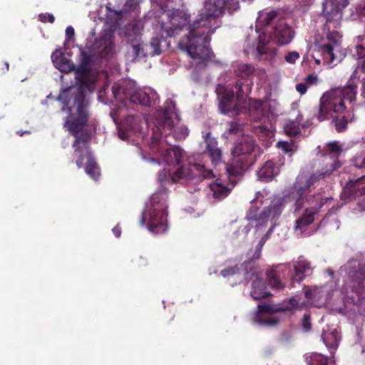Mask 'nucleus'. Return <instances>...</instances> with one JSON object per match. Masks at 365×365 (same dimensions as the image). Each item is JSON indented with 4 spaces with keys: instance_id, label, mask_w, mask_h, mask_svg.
Wrapping results in <instances>:
<instances>
[{
    "instance_id": "nucleus-27",
    "label": "nucleus",
    "mask_w": 365,
    "mask_h": 365,
    "mask_svg": "<svg viewBox=\"0 0 365 365\" xmlns=\"http://www.w3.org/2000/svg\"><path fill=\"white\" fill-rule=\"evenodd\" d=\"M210 188L212 192L213 197L217 200H222L226 197L231 190V188L224 185L222 180L220 179L211 183Z\"/></svg>"
},
{
    "instance_id": "nucleus-30",
    "label": "nucleus",
    "mask_w": 365,
    "mask_h": 365,
    "mask_svg": "<svg viewBox=\"0 0 365 365\" xmlns=\"http://www.w3.org/2000/svg\"><path fill=\"white\" fill-rule=\"evenodd\" d=\"M225 169L229 177V180L232 183L234 182V180L232 179V177L242 175L245 171L243 161H232L225 165Z\"/></svg>"
},
{
    "instance_id": "nucleus-16",
    "label": "nucleus",
    "mask_w": 365,
    "mask_h": 365,
    "mask_svg": "<svg viewBox=\"0 0 365 365\" xmlns=\"http://www.w3.org/2000/svg\"><path fill=\"white\" fill-rule=\"evenodd\" d=\"M141 120L139 117L129 115L123 120L119 131V136L124 139L129 137L130 133H136L140 131Z\"/></svg>"
},
{
    "instance_id": "nucleus-48",
    "label": "nucleus",
    "mask_w": 365,
    "mask_h": 365,
    "mask_svg": "<svg viewBox=\"0 0 365 365\" xmlns=\"http://www.w3.org/2000/svg\"><path fill=\"white\" fill-rule=\"evenodd\" d=\"M359 68H361V71L365 73V58L361 59V60H359L358 62H357V67L355 68V70L354 71V72L352 73L351 76V78H356V74H357V69Z\"/></svg>"
},
{
    "instance_id": "nucleus-37",
    "label": "nucleus",
    "mask_w": 365,
    "mask_h": 365,
    "mask_svg": "<svg viewBox=\"0 0 365 365\" xmlns=\"http://www.w3.org/2000/svg\"><path fill=\"white\" fill-rule=\"evenodd\" d=\"M277 16V13L276 11L262 12L259 16V21L262 22L264 26H268L276 19Z\"/></svg>"
},
{
    "instance_id": "nucleus-28",
    "label": "nucleus",
    "mask_w": 365,
    "mask_h": 365,
    "mask_svg": "<svg viewBox=\"0 0 365 365\" xmlns=\"http://www.w3.org/2000/svg\"><path fill=\"white\" fill-rule=\"evenodd\" d=\"M253 133L260 140L266 141L272 138L274 135L273 126L271 123L267 125H259L252 128Z\"/></svg>"
},
{
    "instance_id": "nucleus-63",
    "label": "nucleus",
    "mask_w": 365,
    "mask_h": 365,
    "mask_svg": "<svg viewBox=\"0 0 365 365\" xmlns=\"http://www.w3.org/2000/svg\"><path fill=\"white\" fill-rule=\"evenodd\" d=\"M125 6L127 7V6H130V8H133L135 9V7L136 6V4L133 1V0H128L125 4Z\"/></svg>"
},
{
    "instance_id": "nucleus-44",
    "label": "nucleus",
    "mask_w": 365,
    "mask_h": 365,
    "mask_svg": "<svg viewBox=\"0 0 365 365\" xmlns=\"http://www.w3.org/2000/svg\"><path fill=\"white\" fill-rule=\"evenodd\" d=\"M38 19L42 23L49 22L53 24L55 21V17L52 14H40Z\"/></svg>"
},
{
    "instance_id": "nucleus-7",
    "label": "nucleus",
    "mask_w": 365,
    "mask_h": 365,
    "mask_svg": "<svg viewBox=\"0 0 365 365\" xmlns=\"http://www.w3.org/2000/svg\"><path fill=\"white\" fill-rule=\"evenodd\" d=\"M225 0H206L192 24L197 28L204 29L207 34L216 31L222 24L221 17L225 14Z\"/></svg>"
},
{
    "instance_id": "nucleus-14",
    "label": "nucleus",
    "mask_w": 365,
    "mask_h": 365,
    "mask_svg": "<svg viewBox=\"0 0 365 365\" xmlns=\"http://www.w3.org/2000/svg\"><path fill=\"white\" fill-rule=\"evenodd\" d=\"M238 99L237 98L236 89L226 90L222 96L219 104V109L224 114L232 113L233 115L240 114V109L237 106L236 101H242L245 98Z\"/></svg>"
},
{
    "instance_id": "nucleus-17",
    "label": "nucleus",
    "mask_w": 365,
    "mask_h": 365,
    "mask_svg": "<svg viewBox=\"0 0 365 365\" xmlns=\"http://www.w3.org/2000/svg\"><path fill=\"white\" fill-rule=\"evenodd\" d=\"M257 51L261 58L264 61H272L277 53L275 48H270L269 41L265 34H261L258 37Z\"/></svg>"
},
{
    "instance_id": "nucleus-22",
    "label": "nucleus",
    "mask_w": 365,
    "mask_h": 365,
    "mask_svg": "<svg viewBox=\"0 0 365 365\" xmlns=\"http://www.w3.org/2000/svg\"><path fill=\"white\" fill-rule=\"evenodd\" d=\"M51 57L56 67L61 71L68 72L74 70L75 66L71 60L65 57L64 53L61 51H55Z\"/></svg>"
},
{
    "instance_id": "nucleus-41",
    "label": "nucleus",
    "mask_w": 365,
    "mask_h": 365,
    "mask_svg": "<svg viewBox=\"0 0 365 365\" xmlns=\"http://www.w3.org/2000/svg\"><path fill=\"white\" fill-rule=\"evenodd\" d=\"M269 236V233H267L264 236L262 237V239L258 242L257 245L256 246L255 252L253 255L252 256V259H257L261 256L262 249L264 246L265 242L267 241Z\"/></svg>"
},
{
    "instance_id": "nucleus-60",
    "label": "nucleus",
    "mask_w": 365,
    "mask_h": 365,
    "mask_svg": "<svg viewBox=\"0 0 365 365\" xmlns=\"http://www.w3.org/2000/svg\"><path fill=\"white\" fill-rule=\"evenodd\" d=\"M180 130H181V134L179 136L180 138H185L186 136H187L189 131L187 128H185V127L181 128Z\"/></svg>"
},
{
    "instance_id": "nucleus-58",
    "label": "nucleus",
    "mask_w": 365,
    "mask_h": 365,
    "mask_svg": "<svg viewBox=\"0 0 365 365\" xmlns=\"http://www.w3.org/2000/svg\"><path fill=\"white\" fill-rule=\"evenodd\" d=\"M259 312H272V309L269 305H258Z\"/></svg>"
},
{
    "instance_id": "nucleus-35",
    "label": "nucleus",
    "mask_w": 365,
    "mask_h": 365,
    "mask_svg": "<svg viewBox=\"0 0 365 365\" xmlns=\"http://www.w3.org/2000/svg\"><path fill=\"white\" fill-rule=\"evenodd\" d=\"M131 48L133 61H138L140 58H147L148 56L147 52H145V51L143 44H132Z\"/></svg>"
},
{
    "instance_id": "nucleus-43",
    "label": "nucleus",
    "mask_w": 365,
    "mask_h": 365,
    "mask_svg": "<svg viewBox=\"0 0 365 365\" xmlns=\"http://www.w3.org/2000/svg\"><path fill=\"white\" fill-rule=\"evenodd\" d=\"M285 132L290 136H296L299 133V128L294 125L293 123L287 124L285 127Z\"/></svg>"
},
{
    "instance_id": "nucleus-25",
    "label": "nucleus",
    "mask_w": 365,
    "mask_h": 365,
    "mask_svg": "<svg viewBox=\"0 0 365 365\" xmlns=\"http://www.w3.org/2000/svg\"><path fill=\"white\" fill-rule=\"evenodd\" d=\"M319 207L320 205L317 207H313L311 208H307L303 217L296 220L295 230H300L301 232H302L304 227L312 223L314 221V215L317 213Z\"/></svg>"
},
{
    "instance_id": "nucleus-39",
    "label": "nucleus",
    "mask_w": 365,
    "mask_h": 365,
    "mask_svg": "<svg viewBox=\"0 0 365 365\" xmlns=\"http://www.w3.org/2000/svg\"><path fill=\"white\" fill-rule=\"evenodd\" d=\"M86 172L93 178L96 179L100 175L99 168L98 167L96 162L89 161L86 167Z\"/></svg>"
},
{
    "instance_id": "nucleus-62",
    "label": "nucleus",
    "mask_w": 365,
    "mask_h": 365,
    "mask_svg": "<svg viewBox=\"0 0 365 365\" xmlns=\"http://www.w3.org/2000/svg\"><path fill=\"white\" fill-rule=\"evenodd\" d=\"M358 206L361 211H365V197L358 204Z\"/></svg>"
},
{
    "instance_id": "nucleus-29",
    "label": "nucleus",
    "mask_w": 365,
    "mask_h": 365,
    "mask_svg": "<svg viewBox=\"0 0 365 365\" xmlns=\"http://www.w3.org/2000/svg\"><path fill=\"white\" fill-rule=\"evenodd\" d=\"M130 101L135 104L150 107L152 106L150 96L142 90H135L130 96Z\"/></svg>"
},
{
    "instance_id": "nucleus-59",
    "label": "nucleus",
    "mask_w": 365,
    "mask_h": 365,
    "mask_svg": "<svg viewBox=\"0 0 365 365\" xmlns=\"http://www.w3.org/2000/svg\"><path fill=\"white\" fill-rule=\"evenodd\" d=\"M9 63L6 61L3 62L2 66L0 68L1 73H5L6 72H7L9 71Z\"/></svg>"
},
{
    "instance_id": "nucleus-52",
    "label": "nucleus",
    "mask_w": 365,
    "mask_h": 365,
    "mask_svg": "<svg viewBox=\"0 0 365 365\" xmlns=\"http://www.w3.org/2000/svg\"><path fill=\"white\" fill-rule=\"evenodd\" d=\"M305 83L309 85H314L317 82V76L314 74H309L304 79Z\"/></svg>"
},
{
    "instance_id": "nucleus-18",
    "label": "nucleus",
    "mask_w": 365,
    "mask_h": 365,
    "mask_svg": "<svg viewBox=\"0 0 365 365\" xmlns=\"http://www.w3.org/2000/svg\"><path fill=\"white\" fill-rule=\"evenodd\" d=\"M280 165L276 161H265L257 171L260 180L269 181L279 173Z\"/></svg>"
},
{
    "instance_id": "nucleus-11",
    "label": "nucleus",
    "mask_w": 365,
    "mask_h": 365,
    "mask_svg": "<svg viewBox=\"0 0 365 365\" xmlns=\"http://www.w3.org/2000/svg\"><path fill=\"white\" fill-rule=\"evenodd\" d=\"M341 38L338 31H329L327 35V42L320 46L319 51L327 63L336 65L341 61V56L337 55L341 48Z\"/></svg>"
},
{
    "instance_id": "nucleus-55",
    "label": "nucleus",
    "mask_w": 365,
    "mask_h": 365,
    "mask_svg": "<svg viewBox=\"0 0 365 365\" xmlns=\"http://www.w3.org/2000/svg\"><path fill=\"white\" fill-rule=\"evenodd\" d=\"M296 90L301 95H303V94L306 93V92L307 91V84L305 83H300L297 84Z\"/></svg>"
},
{
    "instance_id": "nucleus-8",
    "label": "nucleus",
    "mask_w": 365,
    "mask_h": 365,
    "mask_svg": "<svg viewBox=\"0 0 365 365\" xmlns=\"http://www.w3.org/2000/svg\"><path fill=\"white\" fill-rule=\"evenodd\" d=\"M322 175V173L317 175L308 171H302L299 173L293 185V198L295 200L297 208L302 207L304 202H310L311 205L313 204L315 195H311L310 193Z\"/></svg>"
},
{
    "instance_id": "nucleus-10",
    "label": "nucleus",
    "mask_w": 365,
    "mask_h": 365,
    "mask_svg": "<svg viewBox=\"0 0 365 365\" xmlns=\"http://www.w3.org/2000/svg\"><path fill=\"white\" fill-rule=\"evenodd\" d=\"M255 71V66L250 63H240L235 69V75L242 78V79L237 81L234 86L238 99L247 97L251 92L252 83L249 78L253 76Z\"/></svg>"
},
{
    "instance_id": "nucleus-6",
    "label": "nucleus",
    "mask_w": 365,
    "mask_h": 365,
    "mask_svg": "<svg viewBox=\"0 0 365 365\" xmlns=\"http://www.w3.org/2000/svg\"><path fill=\"white\" fill-rule=\"evenodd\" d=\"M189 176L211 178L215 176L212 168L204 163V161L194 163L188 166L182 161H170L166 167L159 173L158 180L160 182H175Z\"/></svg>"
},
{
    "instance_id": "nucleus-49",
    "label": "nucleus",
    "mask_w": 365,
    "mask_h": 365,
    "mask_svg": "<svg viewBox=\"0 0 365 365\" xmlns=\"http://www.w3.org/2000/svg\"><path fill=\"white\" fill-rule=\"evenodd\" d=\"M277 147L282 149L286 153L290 152L292 150L291 145L289 143L284 141H279L277 143Z\"/></svg>"
},
{
    "instance_id": "nucleus-57",
    "label": "nucleus",
    "mask_w": 365,
    "mask_h": 365,
    "mask_svg": "<svg viewBox=\"0 0 365 365\" xmlns=\"http://www.w3.org/2000/svg\"><path fill=\"white\" fill-rule=\"evenodd\" d=\"M279 322V320L275 318L272 317L269 319L264 320L261 322V324L267 325V326H274Z\"/></svg>"
},
{
    "instance_id": "nucleus-32",
    "label": "nucleus",
    "mask_w": 365,
    "mask_h": 365,
    "mask_svg": "<svg viewBox=\"0 0 365 365\" xmlns=\"http://www.w3.org/2000/svg\"><path fill=\"white\" fill-rule=\"evenodd\" d=\"M163 152V156L168 160H182L186 156L185 151L180 146H173L165 149Z\"/></svg>"
},
{
    "instance_id": "nucleus-12",
    "label": "nucleus",
    "mask_w": 365,
    "mask_h": 365,
    "mask_svg": "<svg viewBox=\"0 0 365 365\" xmlns=\"http://www.w3.org/2000/svg\"><path fill=\"white\" fill-rule=\"evenodd\" d=\"M349 4L348 0H325L322 4V14L327 23L338 21L341 19L342 11Z\"/></svg>"
},
{
    "instance_id": "nucleus-9",
    "label": "nucleus",
    "mask_w": 365,
    "mask_h": 365,
    "mask_svg": "<svg viewBox=\"0 0 365 365\" xmlns=\"http://www.w3.org/2000/svg\"><path fill=\"white\" fill-rule=\"evenodd\" d=\"M190 14L183 9H173L167 14V21L161 24L163 36L173 37L186 28L189 31Z\"/></svg>"
},
{
    "instance_id": "nucleus-46",
    "label": "nucleus",
    "mask_w": 365,
    "mask_h": 365,
    "mask_svg": "<svg viewBox=\"0 0 365 365\" xmlns=\"http://www.w3.org/2000/svg\"><path fill=\"white\" fill-rule=\"evenodd\" d=\"M356 53L354 56L356 57L358 61L365 58V47L361 45H357L356 46Z\"/></svg>"
},
{
    "instance_id": "nucleus-1",
    "label": "nucleus",
    "mask_w": 365,
    "mask_h": 365,
    "mask_svg": "<svg viewBox=\"0 0 365 365\" xmlns=\"http://www.w3.org/2000/svg\"><path fill=\"white\" fill-rule=\"evenodd\" d=\"M357 87L349 85L343 88H335L324 93L320 98L318 113L315 115L319 121L332 119L336 130L341 133L347 129L351 113L346 110L345 102L356 101Z\"/></svg>"
},
{
    "instance_id": "nucleus-54",
    "label": "nucleus",
    "mask_w": 365,
    "mask_h": 365,
    "mask_svg": "<svg viewBox=\"0 0 365 365\" xmlns=\"http://www.w3.org/2000/svg\"><path fill=\"white\" fill-rule=\"evenodd\" d=\"M356 11L359 16H365V2L359 3L356 7Z\"/></svg>"
},
{
    "instance_id": "nucleus-4",
    "label": "nucleus",
    "mask_w": 365,
    "mask_h": 365,
    "mask_svg": "<svg viewBox=\"0 0 365 365\" xmlns=\"http://www.w3.org/2000/svg\"><path fill=\"white\" fill-rule=\"evenodd\" d=\"M215 33V31H210L207 34L204 29L197 28L192 24L189 26V33L185 36V46L192 59V64L197 71L205 69L215 57L210 46L211 36Z\"/></svg>"
},
{
    "instance_id": "nucleus-5",
    "label": "nucleus",
    "mask_w": 365,
    "mask_h": 365,
    "mask_svg": "<svg viewBox=\"0 0 365 365\" xmlns=\"http://www.w3.org/2000/svg\"><path fill=\"white\" fill-rule=\"evenodd\" d=\"M168 198L165 190H158L154 193L148 202L140 219V224L148 225L150 232L160 234L165 232L168 229L167 224V205Z\"/></svg>"
},
{
    "instance_id": "nucleus-24",
    "label": "nucleus",
    "mask_w": 365,
    "mask_h": 365,
    "mask_svg": "<svg viewBox=\"0 0 365 365\" xmlns=\"http://www.w3.org/2000/svg\"><path fill=\"white\" fill-rule=\"evenodd\" d=\"M206 143V150L212 160H220L222 157L221 150L217 147V141L215 138L210 137V133L204 135Z\"/></svg>"
},
{
    "instance_id": "nucleus-13",
    "label": "nucleus",
    "mask_w": 365,
    "mask_h": 365,
    "mask_svg": "<svg viewBox=\"0 0 365 365\" xmlns=\"http://www.w3.org/2000/svg\"><path fill=\"white\" fill-rule=\"evenodd\" d=\"M294 37L292 29L284 20H279L269 32V38L279 45H284L291 42Z\"/></svg>"
},
{
    "instance_id": "nucleus-19",
    "label": "nucleus",
    "mask_w": 365,
    "mask_h": 365,
    "mask_svg": "<svg viewBox=\"0 0 365 365\" xmlns=\"http://www.w3.org/2000/svg\"><path fill=\"white\" fill-rule=\"evenodd\" d=\"M255 148V141L252 137L249 135L243 136L240 142L235 145L232 150L234 158L245 155L253 152Z\"/></svg>"
},
{
    "instance_id": "nucleus-15",
    "label": "nucleus",
    "mask_w": 365,
    "mask_h": 365,
    "mask_svg": "<svg viewBox=\"0 0 365 365\" xmlns=\"http://www.w3.org/2000/svg\"><path fill=\"white\" fill-rule=\"evenodd\" d=\"M365 194V175L349 180L343 189L342 196L346 199H354Z\"/></svg>"
},
{
    "instance_id": "nucleus-38",
    "label": "nucleus",
    "mask_w": 365,
    "mask_h": 365,
    "mask_svg": "<svg viewBox=\"0 0 365 365\" xmlns=\"http://www.w3.org/2000/svg\"><path fill=\"white\" fill-rule=\"evenodd\" d=\"M328 359L322 354L314 353L310 355L309 365H327Z\"/></svg>"
},
{
    "instance_id": "nucleus-50",
    "label": "nucleus",
    "mask_w": 365,
    "mask_h": 365,
    "mask_svg": "<svg viewBox=\"0 0 365 365\" xmlns=\"http://www.w3.org/2000/svg\"><path fill=\"white\" fill-rule=\"evenodd\" d=\"M237 272H238V269H237L236 267H231V268L222 270L221 272V273L224 277H226L230 275H234V274H237Z\"/></svg>"
},
{
    "instance_id": "nucleus-23",
    "label": "nucleus",
    "mask_w": 365,
    "mask_h": 365,
    "mask_svg": "<svg viewBox=\"0 0 365 365\" xmlns=\"http://www.w3.org/2000/svg\"><path fill=\"white\" fill-rule=\"evenodd\" d=\"M99 44L103 46L102 50L99 51L101 58H110L113 56L114 44L111 34H105L99 38Z\"/></svg>"
},
{
    "instance_id": "nucleus-42",
    "label": "nucleus",
    "mask_w": 365,
    "mask_h": 365,
    "mask_svg": "<svg viewBox=\"0 0 365 365\" xmlns=\"http://www.w3.org/2000/svg\"><path fill=\"white\" fill-rule=\"evenodd\" d=\"M227 9L229 13H232L237 11L240 9L239 0H225Z\"/></svg>"
},
{
    "instance_id": "nucleus-45",
    "label": "nucleus",
    "mask_w": 365,
    "mask_h": 365,
    "mask_svg": "<svg viewBox=\"0 0 365 365\" xmlns=\"http://www.w3.org/2000/svg\"><path fill=\"white\" fill-rule=\"evenodd\" d=\"M299 58V55L297 51L289 52L284 57L287 62L289 63H294Z\"/></svg>"
},
{
    "instance_id": "nucleus-47",
    "label": "nucleus",
    "mask_w": 365,
    "mask_h": 365,
    "mask_svg": "<svg viewBox=\"0 0 365 365\" xmlns=\"http://www.w3.org/2000/svg\"><path fill=\"white\" fill-rule=\"evenodd\" d=\"M318 293V289L316 287L307 288L305 290V297L307 299H313L316 297Z\"/></svg>"
},
{
    "instance_id": "nucleus-61",
    "label": "nucleus",
    "mask_w": 365,
    "mask_h": 365,
    "mask_svg": "<svg viewBox=\"0 0 365 365\" xmlns=\"http://www.w3.org/2000/svg\"><path fill=\"white\" fill-rule=\"evenodd\" d=\"M113 232L115 235V237H120V235L121 234V229H120V227H118V226H115L113 229Z\"/></svg>"
},
{
    "instance_id": "nucleus-31",
    "label": "nucleus",
    "mask_w": 365,
    "mask_h": 365,
    "mask_svg": "<svg viewBox=\"0 0 365 365\" xmlns=\"http://www.w3.org/2000/svg\"><path fill=\"white\" fill-rule=\"evenodd\" d=\"M145 52H147L148 56L160 55L162 53L161 40L158 37L152 38L149 43L143 44Z\"/></svg>"
},
{
    "instance_id": "nucleus-33",
    "label": "nucleus",
    "mask_w": 365,
    "mask_h": 365,
    "mask_svg": "<svg viewBox=\"0 0 365 365\" xmlns=\"http://www.w3.org/2000/svg\"><path fill=\"white\" fill-rule=\"evenodd\" d=\"M253 290L251 292V295L255 299H260L266 297L268 293L265 291L264 282L262 279H257L253 282Z\"/></svg>"
},
{
    "instance_id": "nucleus-34",
    "label": "nucleus",
    "mask_w": 365,
    "mask_h": 365,
    "mask_svg": "<svg viewBox=\"0 0 365 365\" xmlns=\"http://www.w3.org/2000/svg\"><path fill=\"white\" fill-rule=\"evenodd\" d=\"M245 125L238 120H233L227 123V128L225 131L224 135H238L243 132Z\"/></svg>"
},
{
    "instance_id": "nucleus-20",
    "label": "nucleus",
    "mask_w": 365,
    "mask_h": 365,
    "mask_svg": "<svg viewBox=\"0 0 365 365\" xmlns=\"http://www.w3.org/2000/svg\"><path fill=\"white\" fill-rule=\"evenodd\" d=\"M312 271L310 263L306 259L299 257L294 262V273L292 280L300 282Z\"/></svg>"
},
{
    "instance_id": "nucleus-26",
    "label": "nucleus",
    "mask_w": 365,
    "mask_h": 365,
    "mask_svg": "<svg viewBox=\"0 0 365 365\" xmlns=\"http://www.w3.org/2000/svg\"><path fill=\"white\" fill-rule=\"evenodd\" d=\"M249 115L252 120L261 121L264 117V109L262 101H255L249 105Z\"/></svg>"
},
{
    "instance_id": "nucleus-51",
    "label": "nucleus",
    "mask_w": 365,
    "mask_h": 365,
    "mask_svg": "<svg viewBox=\"0 0 365 365\" xmlns=\"http://www.w3.org/2000/svg\"><path fill=\"white\" fill-rule=\"evenodd\" d=\"M302 327H303V329L307 331H309L311 329L312 324L310 322L309 317L308 315L304 316Z\"/></svg>"
},
{
    "instance_id": "nucleus-56",
    "label": "nucleus",
    "mask_w": 365,
    "mask_h": 365,
    "mask_svg": "<svg viewBox=\"0 0 365 365\" xmlns=\"http://www.w3.org/2000/svg\"><path fill=\"white\" fill-rule=\"evenodd\" d=\"M74 34L75 31L71 26H69L66 29V36L68 41L71 39L74 36Z\"/></svg>"
},
{
    "instance_id": "nucleus-64",
    "label": "nucleus",
    "mask_w": 365,
    "mask_h": 365,
    "mask_svg": "<svg viewBox=\"0 0 365 365\" xmlns=\"http://www.w3.org/2000/svg\"><path fill=\"white\" fill-rule=\"evenodd\" d=\"M361 95L365 96V81L363 83V85H362V93H361Z\"/></svg>"
},
{
    "instance_id": "nucleus-40",
    "label": "nucleus",
    "mask_w": 365,
    "mask_h": 365,
    "mask_svg": "<svg viewBox=\"0 0 365 365\" xmlns=\"http://www.w3.org/2000/svg\"><path fill=\"white\" fill-rule=\"evenodd\" d=\"M267 278L269 279V283L271 287H275V288H280L281 286V282L279 279V277L277 276V271L275 269H271L267 272Z\"/></svg>"
},
{
    "instance_id": "nucleus-2",
    "label": "nucleus",
    "mask_w": 365,
    "mask_h": 365,
    "mask_svg": "<svg viewBox=\"0 0 365 365\" xmlns=\"http://www.w3.org/2000/svg\"><path fill=\"white\" fill-rule=\"evenodd\" d=\"M78 103L77 107L61 108V110L66 113L63 127L75 137L73 148L78 160H93V153L88 143L91 132L87 128L90 112L88 108H85L83 98Z\"/></svg>"
},
{
    "instance_id": "nucleus-3",
    "label": "nucleus",
    "mask_w": 365,
    "mask_h": 365,
    "mask_svg": "<svg viewBox=\"0 0 365 365\" xmlns=\"http://www.w3.org/2000/svg\"><path fill=\"white\" fill-rule=\"evenodd\" d=\"M93 56L85 51H81L80 63L75 67L77 86L69 87L60 93L58 99L63 103L62 107H77L83 99L85 108H88L89 102L86 98L85 89H89L93 81L91 79Z\"/></svg>"
},
{
    "instance_id": "nucleus-53",
    "label": "nucleus",
    "mask_w": 365,
    "mask_h": 365,
    "mask_svg": "<svg viewBox=\"0 0 365 365\" xmlns=\"http://www.w3.org/2000/svg\"><path fill=\"white\" fill-rule=\"evenodd\" d=\"M164 128H168L169 130H172L174 128V122L171 118H165L163 122Z\"/></svg>"
},
{
    "instance_id": "nucleus-36",
    "label": "nucleus",
    "mask_w": 365,
    "mask_h": 365,
    "mask_svg": "<svg viewBox=\"0 0 365 365\" xmlns=\"http://www.w3.org/2000/svg\"><path fill=\"white\" fill-rule=\"evenodd\" d=\"M327 151L334 156L339 158L344 152V150L339 142L333 141L327 144Z\"/></svg>"
},
{
    "instance_id": "nucleus-21",
    "label": "nucleus",
    "mask_w": 365,
    "mask_h": 365,
    "mask_svg": "<svg viewBox=\"0 0 365 365\" xmlns=\"http://www.w3.org/2000/svg\"><path fill=\"white\" fill-rule=\"evenodd\" d=\"M322 337L327 347L334 349L338 347L340 336L336 328L327 325L323 329Z\"/></svg>"
}]
</instances>
